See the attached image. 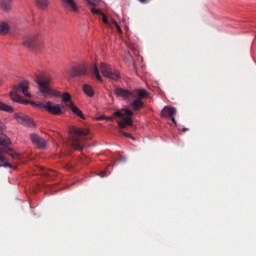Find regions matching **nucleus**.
Masks as SVG:
<instances>
[{
  "instance_id": "9",
  "label": "nucleus",
  "mask_w": 256,
  "mask_h": 256,
  "mask_svg": "<svg viewBox=\"0 0 256 256\" xmlns=\"http://www.w3.org/2000/svg\"><path fill=\"white\" fill-rule=\"evenodd\" d=\"M32 105H36V107H40V109H46L48 113H51V115H61L63 113V110L61 109L60 104H53V102L49 101L46 103L43 102H32Z\"/></svg>"
},
{
  "instance_id": "19",
  "label": "nucleus",
  "mask_w": 256,
  "mask_h": 256,
  "mask_svg": "<svg viewBox=\"0 0 256 256\" xmlns=\"http://www.w3.org/2000/svg\"><path fill=\"white\" fill-rule=\"evenodd\" d=\"M9 33V24L7 22L0 23V35H7Z\"/></svg>"
},
{
  "instance_id": "21",
  "label": "nucleus",
  "mask_w": 256,
  "mask_h": 256,
  "mask_svg": "<svg viewBox=\"0 0 256 256\" xmlns=\"http://www.w3.org/2000/svg\"><path fill=\"white\" fill-rule=\"evenodd\" d=\"M36 5L40 9H47L49 7V0H36Z\"/></svg>"
},
{
  "instance_id": "8",
  "label": "nucleus",
  "mask_w": 256,
  "mask_h": 256,
  "mask_svg": "<svg viewBox=\"0 0 256 256\" xmlns=\"http://www.w3.org/2000/svg\"><path fill=\"white\" fill-rule=\"evenodd\" d=\"M89 74V65L87 63L78 64L73 66L68 71V75L73 79H77V77H86Z\"/></svg>"
},
{
  "instance_id": "18",
  "label": "nucleus",
  "mask_w": 256,
  "mask_h": 256,
  "mask_svg": "<svg viewBox=\"0 0 256 256\" xmlns=\"http://www.w3.org/2000/svg\"><path fill=\"white\" fill-rule=\"evenodd\" d=\"M83 91L88 97H93L95 95V91H93V87H91L89 84H85L83 86Z\"/></svg>"
},
{
  "instance_id": "27",
  "label": "nucleus",
  "mask_w": 256,
  "mask_h": 256,
  "mask_svg": "<svg viewBox=\"0 0 256 256\" xmlns=\"http://www.w3.org/2000/svg\"><path fill=\"white\" fill-rule=\"evenodd\" d=\"M2 167H10L11 168V167H13V164L6 162V163L2 164Z\"/></svg>"
},
{
  "instance_id": "13",
  "label": "nucleus",
  "mask_w": 256,
  "mask_h": 256,
  "mask_svg": "<svg viewBox=\"0 0 256 256\" xmlns=\"http://www.w3.org/2000/svg\"><path fill=\"white\" fill-rule=\"evenodd\" d=\"M62 5L66 11H71L72 13L79 11V6H77L75 0H62Z\"/></svg>"
},
{
  "instance_id": "4",
  "label": "nucleus",
  "mask_w": 256,
  "mask_h": 256,
  "mask_svg": "<svg viewBox=\"0 0 256 256\" xmlns=\"http://www.w3.org/2000/svg\"><path fill=\"white\" fill-rule=\"evenodd\" d=\"M4 127L5 124L0 121V145L2 146L0 150V163H4V161H6L3 153H6V155H9V157H12V159H19V154L8 146L9 143H11V140H9V137H7V135L3 134Z\"/></svg>"
},
{
  "instance_id": "26",
  "label": "nucleus",
  "mask_w": 256,
  "mask_h": 256,
  "mask_svg": "<svg viewBox=\"0 0 256 256\" xmlns=\"http://www.w3.org/2000/svg\"><path fill=\"white\" fill-rule=\"evenodd\" d=\"M122 134L127 137L128 139H133L135 140V138L133 137V135H131L130 133H127V132H122Z\"/></svg>"
},
{
  "instance_id": "2",
  "label": "nucleus",
  "mask_w": 256,
  "mask_h": 256,
  "mask_svg": "<svg viewBox=\"0 0 256 256\" xmlns=\"http://www.w3.org/2000/svg\"><path fill=\"white\" fill-rule=\"evenodd\" d=\"M69 133V145H71L75 151H82L83 147H85V141L91 139L89 137V129L70 126Z\"/></svg>"
},
{
  "instance_id": "11",
  "label": "nucleus",
  "mask_w": 256,
  "mask_h": 256,
  "mask_svg": "<svg viewBox=\"0 0 256 256\" xmlns=\"http://www.w3.org/2000/svg\"><path fill=\"white\" fill-rule=\"evenodd\" d=\"M14 119H16L18 123H20L21 125H25L26 127H35V123H33V120L25 114L16 113L14 114Z\"/></svg>"
},
{
  "instance_id": "15",
  "label": "nucleus",
  "mask_w": 256,
  "mask_h": 256,
  "mask_svg": "<svg viewBox=\"0 0 256 256\" xmlns=\"http://www.w3.org/2000/svg\"><path fill=\"white\" fill-rule=\"evenodd\" d=\"M91 13H93V15H102V21L105 25H108L109 27L113 25V20L109 22V19H107V17L103 14V12H101V10L97 8H91Z\"/></svg>"
},
{
  "instance_id": "20",
  "label": "nucleus",
  "mask_w": 256,
  "mask_h": 256,
  "mask_svg": "<svg viewBox=\"0 0 256 256\" xmlns=\"http://www.w3.org/2000/svg\"><path fill=\"white\" fill-rule=\"evenodd\" d=\"M62 100L65 103L66 107H69L70 104H73V101H71V94L68 92H65L62 96Z\"/></svg>"
},
{
  "instance_id": "28",
  "label": "nucleus",
  "mask_w": 256,
  "mask_h": 256,
  "mask_svg": "<svg viewBox=\"0 0 256 256\" xmlns=\"http://www.w3.org/2000/svg\"><path fill=\"white\" fill-rule=\"evenodd\" d=\"M107 121H113V116L106 117Z\"/></svg>"
},
{
  "instance_id": "29",
  "label": "nucleus",
  "mask_w": 256,
  "mask_h": 256,
  "mask_svg": "<svg viewBox=\"0 0 256 256\" xmlns=\"http://www.w3.org/2000/svg\"><path fill=\"white\" fill-rule=\"evenodd\" d=\"M106 176V173L105 172H101L100 173V177H105Z\"/></svg>"
},
{
  "instance_id": "24",
  "label": "nucleus",
  "mask_w": 256,
  "mask_h": 256,
  "mask_svg": "<svg viewBox=\"0 0 256 256\" xmlns=\"http://www.w3.org/2000/svg\"><path fill=\"white\" fill-rule=\"evenodd\" d=\"M110 27H116V31H118V33H123V31L121 30V26H119V23H117L116 20H112V26Z\"/></svg>"
},
{
  "instance_id": "3",
  "label": "nucleus",
  "mask_w": 256,
  "mask_h": 256,
  "mask_svg": "<svg viewBox=\"0 0 256 256\" xmlns=\"http://www.w3.org/2000/svg\"><path fill=\"white\" fill-rule=\"evenodd\" d=\"M100 72L106 79H111L112 81H119V79H121V74L119 73V71H117L115 68H113V66L105 62L100 63L99 66L95 64L91 68L92 75L96 77L97 81L102 82L103 78L101 77Z\"/></svg>"
},
{
  "instance_id": "16",
  "label": "nucleus",
  "mask_w": 256,
  "mask_h": 256,
  "mask_svg": "<svg viewBox=\"0 0 256 256\" xmlns=\"http://www.w3.org/2000/svg\"><path fill=\"white\" fill-rule=\"evenodd\" d=\"M68 108L71 109L74 115H77V117H80V119H85V115L83 114L81 109H79V107H77L75 104H69Z\"/></svg>"
},
{
  "instance_id": "30",
  "label": "nucleus",
  "mask_w": 256,
  "mask_h": 256,
  "mask_svg": "<svg viewBox=\"0 0 256 256\" xmlns=\"http://www.w3.org/2000/svg\"><path fill=\"white\" fill-rule=\"evenodd\" d=\"M149 0H139L140 3H147Z\"/></svg>"
},
{
  "instance_id": "25",
  "label": "nucleus",
  "mask_w": 256,
  "mask_h": 256,
  "mask_svg": "<svg viewBox=\"0 0 256 256\" xmlns=\"http://www.w3.org/2000/svg\"><path fill=\"white\" fill-rule=\"evenodd\" d=\"M86 2L88 3V5H92L93 7H97V5H99V3H101V0H86Z\"/></svg>"
},
{
  "instance_id": "22",
  "label": "nucleus",
  "mask_w": 256,
  "mask_h": 256,
  "mask_svg": "<svg viewBox=\"0 0 256 256\" xmlns=\"http://www.w3.org/2000/svg\"><path fill=\"white\" fill-rule=\"evenodd\" d=\"M0 111H6V113H13V107L3 102H0Z\"/></svg>"
},
{
  "instance_id": "23",
  "label": "nucleus",
  "mask_w": 256,
  "mask_h": 256,
  "mask_svg": "<svg viewBox=\"0 0 256 256\" xmlns=\"http://www.w3.org/2000/svg\"><path fill=\"white\" fill-rule=\"evenodd\" d=\"M42 175H44V177H48L49 179H53V177L57 176V174L53 170L44 171Z\"/></svg>"
},
{
  "instance_id": "17",
  "label": "nucleus",
  "mask_w": 256,
  "mask_h": 256,
  "mask_svg": "<svg viewBox=\"0 0 256 256\" xmlns=\"http://www.w3.org/2000/svg\"><path fill=\"white\" fill-rule=\"evenodd\" d=\"M0 5H1V9L6 13H9V11L13 9V2L9 0H2Z\"/></svg>"
},
{
  "instance_id": "31",
  "label": "nucleus",
  "mask_w": 256,
  "mask_h": 256,
  "mask_svg": "<svg viewBox=\"0 0 256 256\" xmlns=\"http://www.w3.org/2000/svg\"><path fill=\"white\" fill-rule=\"evenodd\" d=\"M184 133H185V131H189V129H187V128H183V130H182Z\"/></svg>"
},
{
  "instance_id": "12",
  "label": "nucleus",
  "mask_w": 256,
  "mask_h": 256,
  "mask_svg": "<svg viewBox=\"0 0 256 256\" xmlns=\"http://www.w3.org/2000/svg\"><path fill=\"white\" fill-rule=\"evenodd\" d=\"M175 115H177V109H175L174 107L165 106L161 111L162 117H170L174 125H177V120L175 119Z\"/></svg>"
},
{
  "instance_id": "10",
  "label": "nucleus",
  "mask_w": 256,
  "mask_h": 256,
  "mask_svg": "<svg viewBox=\"0 0 256 256\" xmlns=\"http://www.w3.org/2000/svg\"><path fill=\"white\" fill-rule=\"evenodd\" d=\"M22 45L28 47L30 51H35L41 45V42L37 34H32L24 37Z\"/></svg>"
},
{
  "instance_id": "1",
  "label": "nucleus",
  "mask_w": 256,
  "mask_h": 256,
  "mask_svg": "<svg viewBox=\"0 0 256 256\" xmlns=\"http://www.w3.org/2000/svg\"><path fill=\"white\" fill-rule=\"evenodd\" d=\"M117 97H122L123 99H135L129 104V108L131 112L141 111L143 107H145V103L141 99H145V97H149V92L145 89H136V90H127L123 88H116L114 91Z\"/></svg>"
},
{
  "instance_id": "6",
  "label": "nucleus",
  "mask_w": 256,
  "mask_h": 256,
  "mask_svg": "<svg viewBox=\"0 0 256 256\" xmlns=\"http://www.w3.org/2000/svg\"><path fill=\"white\" fill-rule=\"evenodd\" d=\"M20 93H23V95H25V97H31V94H29V82L28 81L21 82L18 86L14 87L13 91L10 92L12 101H15L16 103H24L27 105L29 103V101L23 100V98H21V95H19Z\"/></svg>"
},
{
  "instance_id": "33",
  "label": "nucleus",
  "mask_w": 256,
  "mask_h": 256,
  "mask_svg": "<svg viewBox=\"0 0 256 256\" xmlns=\"http://www.w3.org/2000/svg\"><path fill=\"white\" fill-rule=\"evenodd\" d=\"M0 167H3V165H0Z\"/></svg>"
},
{
  "instance_id": "5",
  "label": "nucleus",
  "mask_w": 256,
  "mask_h": 256,
  "mask_svg": "<svg viewBox=\"0 0 256 256\" xmlns=\"http://www.w3.org/2000/svg\"><path fill=\"white\" fill-rule=\"evenodd\" d=\"M51 77L47 75H41L36 77V83L39 87L40 93L44 95V97H57V92L51 89Z\"/></svg>"
},
{
  "instance_id": "32",
  "label": "nucleus",
  "mask_w": 256,
  "mask_h": 256,
  "mask_svg": "<svg viewBox=\"0 0 256 256\" xmlns=\"http://www.w3.org/2000/svg\"><path fill=\"white\" fill-rule=\"evenodd\" d=\"M106 117L105 116H100L99 119H105Z\"/></svg>"
},
{
  "instance_id": "14",
  "label": "nucleus",
  "mask_w": 256,
  "mask_h": 256,
  "mask_svg": "<svg viewBox=\"0 0 256 256\" xmlns=\"http://www.w3.org/2000/svg\"><path fill=\"white\" fill-rule=\"evenodd\" d=\"M30 139L32 143H34L36 147H38V149H45V147H47V142L45 141V139L37 134H31Z\"/></svg>"
},
{
  "instance_id": "7",
  "label": "nucleus",
  "mask_w": 256,
  "mask_h": 256,
  "mask_svg": "<svg viewBox=\"0 0 256 256\" xmlns=\"http://www.w3.org/2000/svg\"><path fill=\"white\" fill-rule=\"evenodd\" d=\"M122 111H124L127 117H125V114H123L120 110H117L116 112L113 113L114 117H119L120 119H122L118 122V126L121 129H125L127 125L131 127L133 125V119L131 118V116L133 115V112L129 108H124L122 109Z\"/></svg>"
}]
</instances>
